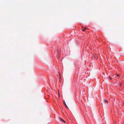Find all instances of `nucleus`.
<instances>
[{
	"mask_svg": "<svg viewBox=\"0 0 124 124\" xmlns=\"http://www.w3.org/2000/svg\"><path fill=\"white\" fill-rule=\"evenodd\" d=\"M60 119L62 122H64V123H65L66 122H65V121L63 119H62L61 118H60Z\"/></svg>",
	"mask_w": 124,
	"mask_h": 124,
	"instance_id": "obj_1",
	"label": "nucleus"
},
{
	"mask_svg": "<svg viewBox=\"0 0 124 124\" xmlns=\"http://www.w3.org/2000/svg\"><path fill=\"white\" fill-rule=\"evenodd\" d=\"M104 102L105 103H108V101L107 100H105L104 101Z\"/></svg>",
	"mask_w": 124,
	"mask_h": 124,
	"instance_id": "obj_2",
	"label": "nucleus"
},
{
	"mask_svg": "<svg viewBox=\"0 0 124 124\" xmlns=\"http://www.w3.org/2000/svg\"><path fill=\"white\" fill-rule=\"evenodd\" d=\"M86 29V28H84V29H82V30H83V31H85V29Z\"/></svg>",
	"mask_w": 124,
	"mask_h": 124,
	"instance_id": "obj_3",
	"label": "nucleus"
},
{
	"mask_svg": "<svg viewBox=\"0 0 124 124\" xmlns=\"http://www.w3.org/2000/svg\"><path fill=\"white\" fill-rule=\"evenodd\" d=\"M109 78L110 80H111L112 79V78L109 77Z\"/></svg>",
	"mask_w": 124,
	"mask_h": 124,
	"instance_id": "obj_4",
	"label": "nucleus"
},
{
	"mask_svg": "<svg viewBox=\"0 0 124 124\" xmlns=\"http://www.w3.org/2000/svg\"><path fill=\"white\" fill-rule=\"evenodd\" d=\"M116 76H117V77H119V75L118 74H117V75H116Z\"/></svg>",
	"mask_w": 124,
	"mask_h": 124,
	"instance_id": "obj_5",
	"label": "nucleus"
},
{
	"mask_svg": "<svg viewBox=\"0 0 124 124\" xmlns=\"http://www.w3.org/2000/svg\"><path fill=\"white\" fill-rule=\"evenodd\" d=\"M66 106V107L68 108V107H67V105H66V106Z\"/></svg>",
	"mask_w": 124,
	"mask_h": 124,
	"instance_id": "obj_6",
	"label": "nucleus"
},
{
	"mask_svg": "<svg viewBox=\"0 0 124 124\" xmlns=\"http://www.w3.org/2000/svg\"><path fill=\"white\" fill-rule=\"evenodd\" d=\"M120 86H121V85H122V84H120Z\"/></svg>",
	"mask_w": 124,
	"mask_h": 124,
	"instance_id": "obj_7",
	"label": "nucleus"
},
{
	"mask_svg": "<svg viewBox=\"0 0 124 124\" xmlns=\"http://www.w3.org/2000/svg\"><path fill=\"white\" fill-rule=\"evenodd\" d=\"M65 106H66V105L65 103Z\"/></svg>",
	"mask_w": 124,
	"mask_h": 124,
	"instance_id": "obj_8",
	"label": "nucleus"
}]
</instances>
